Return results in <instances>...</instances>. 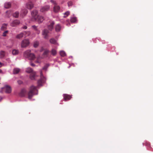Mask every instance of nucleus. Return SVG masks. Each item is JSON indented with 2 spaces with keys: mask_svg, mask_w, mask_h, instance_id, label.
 Returning a JSON list of instances; mask_svg holds the SVG:
<instances>
[{
  "mask_svg": "<svg viewBox=\"0 0 153 153\" xmlns=\"http://www.w3.org/2000/svg\"><path fill=\"white\" fill-rule=\"evenodd\" d=\"M2 72V70L0 69V73H1Z\"/></svg>",
  "mask_w": 153,
  "mask_h": 153,
  "instance_id": "46",
  "label": "nucleus"
},
{
  "mask_svg": "<svg viewBox=\"0 0 153 153\" xmlns=\"http://www.w3.org/2000/svg\"><path fill=\"white\" fill-rule=\"evenodd\" d=\"M36 77V73L35 72H33L30 74V77L31 80H34Z\"/></svg>",
  "mask_w": 153,
  "mask_h": 153,
  "instance_id": "16",
  "label": "nucleus"
},
{
  "mask_svg": "<svg viewBox=\"0 0 153 153\" xmlns=\"http://www.w3.org/2000/svg\"><path fill=\"white\" fill-rule=\"evenodd\" d=\"M70 14V12L69 11H67L64 13L65 16H64V17L66 18Z\"/></svg>",
  "mask_w": 153,
  "mask_h": 153,
  "instance_id": "35",
  "label": "nucleus"
},
{
  "mask_svg": "<svg viewBox=\"0 0 153 153\" xmlns=\"http://www.w3.org/2000/svg\"><path fill=\"white\" fill-rule=\"evenodd\" d=\"M48 30L47 29H45L42 31V35L45 39H47L48 36Z\"/></svg>",
  "mask_w": 153,
  "mask_h": 153,
  "instance_id": "9",
  "label": "nucleus"
},
{
  "mask_svg": "<svg viewBox=\"0 0 153 153\" xmlns=\"http://www.w3.org/2000/svg\"><path fill=\"white\" fill-rule=\"evenodd\" d=\"M60 55L62 57H64L66 55L65 52L63 51H60Z\"/></svg>",
  "mask_w": 153,
  "mask_h": 153,
  "instance_id": "31",
  "label": "nucleus"
},
{
  "mask_svg": "<svg viewBox=\"0 0 153 153\" xmlns=\"http://www.w3.org/2000/svg\"><path fill=\"white\" fill-rule=\"evenodd\" d=\"M41 61L39 60V59L38 58L37 60L35 61L36 63H40Z\"/></svg>",
  "mask_w": 153,
  "mask_h": 153,
  "instance_id": "40",
  "label": "nucleus"
},
{
  "mask_svg": "<svg viewBox=\"0 0 153 153\" xmlns=\"http://www.w3.org/2000/svg\"><path fill=\"white\" fill-rule=\"evenodd\" d=\"M19 53V51L18 50L14 49L12 51V53L13 55H16L17 54Z\"/></svg>",
  "mask_w": 153,
  "mask_h": 153,
  "instance_id": "26",
  "label": "nucleus"
},
{
  "mask_svg": "<svg viewBox=\"0 0 153 153\" xmlns=\"http://www.w3.org/2000/svg\"><path fill=\"white\" fill-rule=\"evenodd\" d=\"M19 23V21L18 20H16L13 22L11 25L13 27H14L18 25Z\"/></svg>",
  "mask_w": 153,
  "mask_h": 153,
  "instance_id": "14",
  "label": "nucleus"
},
{
  "mask_svg": "<svg viewBox=\"0 0 153 153\" xmlns=\"http://www.w3.org/2000/svg\"><path fill=\"white\" fill-rule=\"evenodd\" d=\"M51 52L52 54L53 55H55L56 53V51L54 49H52Z\"/></svg>",
  "mask_w": 153,
  "mask_h": 153,
  "instance_id": "32",
  "label": "nucleus"
},
{
  "mask_svg": "<svg viewBox=\"0 0 153 153\" xmlns=\"http://www.w3.org/2000/svg\"><path fill=\"white\" fill-rule=\"evenodd\" d=\"M20 70L18 68H14L13 70V73L14 74H17L19 71Z\"/></svg>",
  "mask_w": 153,
  "mask_h": 153,
  "instance_id": "27",
  "label": "nucleus"
},
{
  "mask_svg": "<svg viewBox=\"0 0 153 153\" xmlns=\"http://www.w3.org/2000/svg\"><path fill=\"white\" fill-rule=\"evenodd\" d=\"M40 79L38 81V86L42 85V84L44 83L45 81V78L43 76L42 71H40Z\"/></svg>",
  "mask_w": 153,
  "mask_h": 153,
  "instance_id": "3",
  "label": "nucleus"
},
{
  "mask_svg": "<svg viewBox=\"0 0 153 153\" xmlns=\"http://www.w3.org/2000/svg\"><path fill=\"white\" fill-rule=\"evenodd\" d=\"M27 11L26 9H22L21 11L20 15L22 18L24 17L27 14Z\"/></svg>",
  "mask_w": 153,
  "mask_h": 153,
  "instance_id": "11",
  "label": "nucleus"
},
{
  "mask_svg": "<svg viewBox=\"0 0 153 153\" xmlns=\"http://www.w3.org/2000/svg\"><path fill=\"white\" fill-rule=\"evenodd\" d=\"M76 21V17L72 18L71 19V21L72 22H75Z\"/></svg>",
  "mask_w": 153,
  "mask_h": 153,
  "instance_id": "34",
  "label": "nucleus"
},
{
  "mask_svg": "<svg viewBox=\"0 0 153 153\" xmlns=\"http://www.w3.org/2000/svg\"><path fill=\"white\" fill-rule=\"evenodd\" d=\"M7 54L6 52L4 51H0V58L2 59L5 57Z\"/></svg>",
  "mask_w": 153,
  "mask_h": 153,
  "instance_id": "15",
  "label": "nucleus"
},
{
  "mask_svg": "<svg viewBox=\"0 0 153 153\" xmlns=\"http://www.w3.org/2000/svg\"><path fill=\"white\" fill-rule=\"evenodd\" d=\"M38 14V11L36 10H33L31 12V15L34 19L36 18Z\"/></svg>",
  "mask_w": 153,
  "mask_h": 153,
  "instance_id": "17",
  "label": "nucleus"
},
{
  "mask_svg": "<svg viewBox=\"0 0 153 153\" xmlns=\"http://www.w3.org/2000/svg\"><path fill=\"white\" fill-rule=\"evenodd\" d=\"M68 4L69 7L71 6L72 5V2L71 1H68Z\"/></svg>",
  "mask_w": 153,
  "mask_h": 153,
  "instance_id": "38",
  "label": "nucleus"
},
{
  "mask_svg": "<svg viewBox=\"0 0 153 153\" xmlns=\"http://www.w3.org/2000/svg\"><path fill=\"white\" fill-rule=\"evenodd\" d=\"M48 67V65H45L42 68V69L44 70H45L47 69Z\"/></svg>",
  "mask_w": 153,
  "mask_h": 153,
  "instance_id": "39",
  "label": "nucleus"
},
{
  "mask_svg": "<svg viewBox=\"0 0 153 153\" xmlns=\"http://www.w3.org/2000/svg\"><path fill=\"white\" fill-rule=\"evenodd\" d=\"M30 65L32 66H35V65L33 63H31Z\"/></svg>",
  "mask_w": 153,
  "mask_h": 153,
  "instance_id": "44",
  "label": "nucleus"
},
{
  "mask_svg": "<svg viewBox=\"0 0 153 153\" xmlns=\"http://www.w3.org/2000/svg\"><path fill=\"white\" fill-rule=\"evenodd\" d=\"M4 64L0 62V68L3 65H4Z\"/></svg>",
  "mask_w": 153,
  "mask_h": 153,
  "instance_id": "42",
  "label": "nucleus"
},
{
  "mask_svg": "<svg viewBox=\"0 0 153 153\" xmlns=\"http://www.w3.org/2000/svg\"><path fill=\"white\" fill-rule=\"evenodd\" d=\"M29 40L28 39H25L23 40L21 43V47L24 48L27 47L29 44Z\"/></svg>",
  "mask_w": 153,
  "mask_h": 153,
  "instance_id": "5",
  "label": "nucleus"
},
{
  "mask_svg": "<svg viewBox=\"0 0 153 153\" xmlns=\"http://www.w3.org/2000/svg\"><path fill=\"white\" fill-rule=\"evenodd\" d=\"M26 72H27V73H31V74L32 73V72H34V71H33V69L30 68H27L26 69Z\"/></svg>",
  "mask_w": 153,
  "mask_h": 153,
  "instance_id": "22",
  "label": "nucleus"
},
{
  "mask_svg": "<svg viewBox=\"0 0 153 153\" xmlns=\"http://www.w3.org/2000/svg\"><path fill=\"white\" fill-rule=\"evenodd\" d=\"M63 97L65 101L70 100L72 97L71 96L66 94H64Z\"/></svg>",
  "mask_w": 153,
  "mask_h": 153,
  "instance_id": "13",
  "label": "nucleus"
},
{
  "mask_svg": "<svg viewBox=\"0 0 153 153\" xmlns=\"http://www.w3.org/2000/svg\"><path fill=\"white\" fill-rule=\"evenodd\" d=\"M54 25V22H52L48 26V29L50 30H51L53 28V26Z\"/></svg>",
  "mask_w": 153,
  "mask_h": 153,
  "instance_id": "24",
  "label": "nucleus"
},
{
  "mask_svg": "<svg viewBox=\"0 0 153 153\" xmlns=\"http://www.w3.org/2000/svg\"><path fill=\"white\" fill-rule=\"evenodd\" d=\"M4 7L6 9L9 8L10 7V3L7 2L5 3L4 4Z\"/></svg>",
  "mask_w": 153,
  "mask_h": 153,
  "instance_id": "28",
  "label": "nucleus"
},
{
  "mask_svg": "<svg viewBox=\"0 0 153 153\" xmlns=\"http://www.w3.org/2000/svg\"><path fill=\"white\" fill-rule=\"evenodd\" d=\"M51 2L54 3L55 5L53 7V10L55 12H58L60 10V7L59 6L57 5L56 2L52 0Z\"/></svg>",
  "mask_w": 153,
  "mask_h": 153,
  "instance_id": "6",
  "label": "nucleus"
},
{
  "mask_svg": "<svg viewBox=\"0 0 153 153\" xmlns=\"http://www.w3.org/2000/svg\"><path fill=\"white\" fill-rule=\"evenodd\" d=\"M18 82L19 84H21L22 83V82L20 80L18 81Z\"/></svg>",
  "mask_w": 153,
  "mask_h": 153,
  "instance_id": "41",
  "label": "nucleus"
},
{
  "mask_svg": "<svg viewBox=\"0 0 153 153\" xmlns=\"http://www.w3.org/2000/svg\"><path fill=\"white\" fill-rule=\"evenodd\" d=\"M24 56L30 60H33L35 58V55L31 52V51L27 50L25 51L24 53Z\"/></svg>",
  "mask_w": 153,
  "mask_h": 153,
  "instance_id": "1",
  "label": "nucleus"
},
{
  "mask_svg": "<svg viewBox=\"0 0 153 153\" xmlns=\"http://www.w3.org/2000/svg\"><path fill=\"white\" fill-rule=\"evenodd\" d=\"M7 25L6 24H3L1 28V30H4L7 28Z\"/></svg>",
  "mask_w": 153,
  "mask_h": 153,
  "instance_id": "19",
  "label": "nucleus"
},
{
  "mask_svg": "<svg viewBox=\"0 0 153 153\" xmlns=\"http://www.w3.org/2000/svg\"><path fill=\"white\" fill-rule=\"evenodd\" d=\"M22 28L24 29H26L27 28V26H25L22 27Z\"/></svg>",
  "mask_w": 153,
  "mask_h": 153,
  "instance_id": "43",
  "label": "nucleus"
},
{
  "mask_svg": "<svg viewBox=\"0 0 153 153\" xmlns=\"http://www.w3.org/2000/svg\"><path fill=\"white\" fill-rule=\"evenodd\" d=\"M24 36V33L22 32L18 34L16 36V38L18 39H20L23 37Z\"/></svg>",
  "mask_w": 153,
  "mask_h": 153,
  "instance_id": "18",
  "label": "nucleus"
},
{
  "mask_svg": "<svg viewBox=\"0 0 153 153\" xmlns=\"http://www.w3.org/2000/svg\"><path fill=\"white\" fill-rule=\"evenodd\" d=\"M37 91L36 89V87L33 85L31 86L30 88V91L28 93V98L31 99L34 95L37 94V93L35 92Z\"/></svg>",
  "mask_w": 153,
  "mask_h": 153,
  "instance_id": "2",
  "label": "nucleus"
},
{
  "mask_svg": "<svg viewBox=\"0 0 153 153\" xmlns=\"http://www.w3.org/2000/svg\"><path fill=\"white\" fill-rule=\"evenodd\" d=\"M35 19L39 23H42L44 20L43 17L41 16H37Z\"/></svg>",
  "mask_w": 153,
  "mask_h": 153,
  "instance_id": "7",
  "label": "nucleus"
},
{
  "mask_svg": "<svg viewBox=\"0 0 153 153\" xmlns=\"http://www.w3.org/2000/svg\"><path fill=\"white\" fill-rule=\"evenodd\" d=\"M9 13H10V11L9 10L6 11L5 12V16L6 17H9Z\"/></svg>",
  "mask_w": 153,
  "mask_h": 153,
  "instance_id": "36",
  "label": "nucleus"
},
{
  "mask_svg": "<svg viewBox=\"0 0 153 153\" xmlns=\"http://www.w3.org/2000/svg\"><path fill=\"white\" fill-rule=\"evenodd\" d=\"M49 52V51L48 50H45L43 53V55L44 56H46L48 54Z\"/></svg>",
  "mask_w": 153,
  "mask_h": 153,
  "instance_id": "30",
  "label": "nucleus"
},
{
  "mask_svg": "<svg viewBox=\"0 0 153 153\" xmlns=\"http://www.w3.org/2000/svg\"><path fill=\"white\" fill-rule=\"evenodd\" d=\"M19 13L18 12L16 11L12 14L13 16L15 18H18L19 16Z\"/></svg>",
  "mask_w": 153,
  "mask_h": 153,
  "instance_id": "25",
  "label": "nucleus"
},
{
  "mask_svg": "<svg viewBox=\"0 0 153 153\" xmlns=\"http://www.w3.org/2000/svg\"><path fill=\"white\" fill-rule=\"evenodd\" d=\"M6 60H7V61L8 60H9V59H6Z\"/></svg>",
  "mask_w": 153,
  "mask_h": 153,
  "instance_id": "47",
  "label": "nucleus"
},
{
  "mask_svg": "<svg viewBox=\"0 0 153 153\" xmlns=\"http://www.w3.org/2000/svg\"><path fill=\"white\" fill-rule=\"evenodd\" d=\"M26 7L27 9L31 10L33 8L34 4L31 1H30L26 4Z\"/></svg>",
  "mask_w": 153,
  "mask_h": 153,
  "instance_id": "8",
  "label": "nucleus"
},
{
  "mask_svg": "<svg viewBox=\"0 0 153 153\" xmlns=\"http://www.w3.org/2000/svg\"><path fill=\"white\" fill-rule=\"evenodd\" d=\"M26 93V91L25 88L22 89L20 93H19V95L21 97H24Z\"/></svg>",
  "mask_w": 153,
  "mask_h": 153,
  "instance_id": "12",
  "label": "nucleus"
},
{
  "mask_svg": "<svg viewBox=\"0 0 153 153\" xmlns=\"http://www.w3.org/2000/svg\"><path fill=\"white\" fill-rule=\"evenodd\" d=\"M24 33V36L25 37H26L30 35V33L29 31H25L23 32Z\"/></svg>",
  "mask_w": 153,
  "mask_h": 153,
  "instance_id": "29",
  "label": "nucleus"
},
{
  "mask_svg": "<svg viewBox=\"0 0 153 153\" xmlns=\"http://www.w3.org/2000/svg\"><path fill=\"white\" fill-rule=\"evenodd\" d=\"M61 29V26L59 24H57L56 25L55 30L56 31L59 32L60 31Z\"/></svg>",
  "mask_w": 153,
  "mask_h": 153,
  "instance_id": "20",
  "label": "nucleus"
},
{
  "mask_svg": "<svg viewBox=\"0 0 153 153\" xmlns=\"http://www.w3.org/2000/svg\"><path fill=\"white\" fill-rule=\"evenodd\" d=\"M8 30H6L4 31L2 34V36H6L7 35V33H8Z\"/></svg>",
  "mask_w": 153,
  "mask_h": 153,
  "instance_id": "37",
  "label": "nucleus"
},
{
  "mask_svg": "<svg viewBox=\"0 0 153 153\" xmlns=\"http://www.w3.org/2000/svg\"><path fill=\"white\" fill-rule=\"evenodd\" d=\"M2 99V98L1 96H0V102L1 100Z\"/></svg>",
  "mask_w": 153,
  "mask_h": 153,
  "instance_id": "45",
  "label": "nucleus"
},
{
  "mask_svg": "<svg viewBox=\"0 0 153 153\" xmlns=\"http://www.w3.org/2000/svg\"><path fill=\"white\" fill-rule=\"evenodd\" d=\"M4 92L7 93H10V86L8 85H5L4 87L1 88V90H0V93H2Z\"/></svg>",
  "mask_w": 153,
  "mask_h": 153,
  "instance_id": "4",
  "label": "nucleus"
},
{
  "mask_svg": "<svg viewBox=\"0 0 153 153\" xmlns=\"http://www.w3.org/2000/svg\"><path fill=\"white\" fill-rule=\"evenodd\" d=\"M50 8V6L49 5H46L41 7L40 10V11L44 12L48 10Z\"/></svg>",
  "mask_w": 153,
  "mask_h": 153,
  "instance_id": "10",
  "label": "nucleus"
},
{
  "mask_svg": "<svg viewBox=\"0 0 153 153\" xmlns=\"http://www.w3.org/2000/svg\"><path fill=\"white\" fill-rule=\"evenodd\" d=\"M50 42L51 43L55 45H56L58 44L56 42V40L54 38L51 39L50 40Z\"/></svg>",
  "mask_w": 153,
  "mask_h": 153,
  "instance_id": "21",
  "label": "nucleus"
},
{
  "mask_svg": "<svg viewBox=\"0 0 153 153\" xmlns=\"http://www.w3.org/2000/svg\"><path fill=\"white\" fill-rule=\"evenodd\" d=\"M39 44V43L38 42H35L34 43L33 46L35 48H36L38 46Z\"/></svg>",
  "mask_w": 153,
  "mask_h": 153,
  "instance_id": "33",
  "label": "nucleus"
},
{
  "mask_svg": "<svg viewBox=\"0 0 153 153\" xmlns=\"http://www.w3.org/2000/svg\"><path fill=\"white\" fill-rule=\"evenodd\" d=\"M32 27L33 29L36 31L37 33L38 34H39L40 33V31L38 29L37 26L34 25H33Z\"/></svg>",
  "mask_w": 153,
  "mask_h": 153,
  "instance_id": "23",
  "label": "nucleus"
}]
</instances>
